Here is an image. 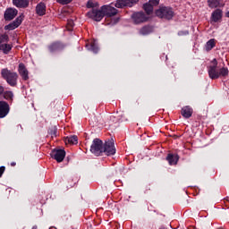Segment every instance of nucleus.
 Here are the masks:
<instances>
[{
	"instance_id": "39",
	"label": "nucleus",
	"mask_w": 229,
	"mask_h": 229,
	"mask_svg": "<svg viewBox=\"0 0 229 229\" xmlns=\"http://www.w3.org/2000/svg\"><path fill=\"white\" fill-rule=\"evenodd\" d=\"M21 129H22V125H18Z\"/></svg>"
},
{
	"instance_id": "24",
	"label": "nucleus",
	"mask_w": 229,
	"mask_h": 229,
	"mask_svg": "<svg viewBox=\"0 0 229 229\" xmlns=\"http://www.w3.org/2000/svg\"><path fill=\"white\" fill-rule=\"evenodd\" d=\"M0 51H3V53H4V55H8V53H10V51H12V46H10L7 43L2 44V45H0Z\"/></svg>"
},
{
	"instance_id": "32",
	"label": "nucleus",
	"mask_w": 229,
	"mask_h": 229,
	"mask_svg": "<svg viewBox=\"0 0 229 229\" xmlns=\"http://www.w3.org/2000/svg\"><path fill=\"white\" fill-rule=\"evenodd\" d=\"M50 135H52V137H56V128H53L49 131Z\"/></svg>"
},
{
	"instance_id": "5",
	"label": "nucleus",
	"mask_w": 229,
	"mask_h": 229,
	"mask_svg": "<svg viewBox=\"0 0 229 229\" xmlns=\"http://www.w3.org/2000/svg\"><path fill=\"white\" fill-rule=\"evenodd\" d=\"M131 19L134 24H142V22H148L149 17L142 12H138L131 14Z\"/></svg>"
},
{
	"instance_id": "19",
	"label": "nucleus",
	"mask_w": 229,
	"mask_h": 229,
	"mask_svg": "<svg viewBox=\"0 0 229 229\" xmlns=\"http://www.w3.org/2000/svg\"><path fill=\"white\" fill-rule=\"evenodd\" d=\"M166 160L170 165H176V164H178V160H180V157L174 154H168L166 157Z\"/></svg>"
},
{
	"instance_id": "20",
	"label": "nucleus",
	"mask_w": 229,
	"mask_h": 229,
	"mask_svg": "<svg viewBox=\"0 0 229 229\" xmlns=\"http://www.w3.org/2000/svg\"><path fill=\"white\" fill-rule=\"evenodd\" d=\"M211 17L214 22H217V21L221 20L223 17V11H221V9H216L215 12L212 13Z\"/></svg>"
},
{
	"instance_id": "35",
	"label": "nucleus",
	"mask_w": 229,
	"mask_h": 229,
	"mask_svg": "<svg viewBox=\"0 0 229 229\" xmlns=\"http://www.w3.org/2000/svg\"><path fill=\"white\" fill-rule=\"evenodd\" d=\"M178 35H189V31H180Z\"/></svg>"
},
{
	"instance_id": "31",
	"label": "nucleus",
	"mask_w": 229,
	"mask_h": 229,
	"mask_svg": "<svg viewBox=\"0 0 229 229\" xmlns=\"http://www.w3.org/2000/svg\"><path fill=\"white\" fill-rule=\"evenodd\" d=\"M73 27H74V21H68V30H69V31H72V29H71V28H73Z\"/></svg>"
},
{
	"instance_id": "16",
	"label": "nucleus",
	"mask_w": 229,
	"mask_h": 229,
	"mask_svg": "<svg viewBox=\"0 0 229 229\" xmlns=\"http://www.w3.org/2000/svg\"><path fill=\"white\" fill-rule=\"evenodd\" d=\"M13 4L16 8H28L30 6V0H13Z\"/></svg>"
},
{
	"instance_id": "1",
	"label": "nucleus",
	"mask_w": 229,
	"mask_h": 229,
	"mask_svg": "<svg viewBox=\"0 0 229 229\" xmlns=\"http://www.w3.org/2000/svg\"><path fill=\"white\" fill-rule=\"evenodd\" d=\"M90 152L95 155V157H101L103 153L107 157L114 155L115 153L114 140H109L104 144L103 140L98 138L94 139L90 146Z\"/></svg>"
},
{
	"instance_id": "27",
	"label": "nucleus",
	"mask_w": 229,
	"mask_h": 229,
	"mask_svg": "<svg viewBox=\"0 0 229 229\" xmlns=\"http://www.w3.org/2000/svg\"><path fill=\"white\" fill-rule=\"evenodd\" d=\"M8 35L2 34L0 35V46H3V44H8Z\"/></svg>"
},
{
	"instance_id": "29",
	"label": "nucleus",
	"mask_w": 229,
	"mask_h": 229,
	"mask_svg": "<svg viewBox=\"0 0 229 229\" xmlns=\"http://www.w3.org/2000/svg\"><path fill=\"white\" fill-rule=\"evenodd\" d=\"M220 76H228V68L223 67L219 70V77Z\"/></svg>"
},
{
	"instance_id": "18",
	"label": "nucleus",
	"mask_w": 229,
	"mask_h": 229,
	"mask_svg": "<svg viewBox=\"0 0 229 229\" xmlns=\"http://www.w3.org/2000/svg\"><path fill=\"white\" fill-rule=\"evenodd\" d=\"M181 114L182 117H184L185 119H189L192 117V108H191V106H186L182 108Z\"/></svg>"
},
{
	"instance_id": "13",
	"label": "nucleus",
	"mask_w": 229,
	"mask_h": 229,
	"mask_svg": "<svg viewBox=\"0 0 229 229\" xmlns=\"http://www.w3.org/2000/svg\"><path fill=\"white\" fill-rule=\"evenodd\" d=\"M102 11H104V16L106 17H114L117 15V9L112 7V5H103Z\"/></svg>"
},
{
	"instance_id": "17",
	"label": "nucleus",
	"mask_w": 229,
	"mask_h": 229,
	"mask_svg": "<svg viewBox=\"0 0 229 229\" xmlns=\"http://www.w3.org/2000/svg\"><path fill=\"white\" fill-rule=\"evenodd\" d=\"M36 13L37 15H39V17L46 15V4H44V2H40L37 4Z\"/></svg>"
},
{
	"instance_id": "2",
	"label": "nucleus",
	"mask_w": 229,
	"mask_h": 229,
	"mask_svg": "<svg viewBox=\"0 0 229 229\" xmlns=\"http://www.w3.org/2000/svg\"><path fill=\"white\" fill-rule=\"evenodd\" d=\"M0 74L10 87H17V81L19 80V74L17 72L8 68H4L1 70Z\"/></svg>"
},
{
	"instance_id": "22",
	"label": "nucleus",
	"mask_w": 229,
	"mask_h": 229,
	"mask_svg": "<svg viewBox=\"0 0 229 229\" xmlns=\"http://www.w3.org/2000/svg\"><path fill=\"white\" fill-rule=\"evenodd\" d=\"M152 32H153V27L151 26H144L140 30V35H149V33H152Z\"/></svg>"
},
{
	"instance_id": "11",
	"label": "nucleus",
	"mask_w": 229,
	"mask_h": 229,
	"mask_svg": "<svg viewBox=\"0 0 229 229\" xmlns=\"http://www.w3.org/2000/svg\"><path fill=\"white\" fill-rule=\"evenodd\" d=\"M19 13V11L15 8H8L5 10L4 18L5 21H13L15 17H17V14Z\"/></svg>"
},
{
	"instance_id": "9",
	"label": "nucleus",
	"mask_w": 229,
	"mask_h": 229,
	"mask_svg": "<svg viewBox=\"0 0 229 229\" xmlns=\"http://www.w3.org/2000/svg\"><path fill=\"white\" fill-rule=\"evenodd\" d=\"M24 16L21 14L18 16L13 22L9 23L8 25L4 26V30H13L19 28L20 24H22V21Z\"/></svg>"
},
{
	"instance_id": "8",
	"label": "nucleus",
	"mask_w": 229,
	"mask_h": 229,
	"mask_svg": "<svg viewBox=\"0 0 229 229\" xmlns=\"http://www.w3.org/2000/svg\"><path fill=\"white\" fill-rule=\"evenodd\" d=\"M50 155L54 160H56V162H64V158H65V150L54 149Z\"/></svg>"
},
{
	"instance_id": "4",
	"label": "nucleus",
	"mask_w": 229,
	"mask_h": 229,
	"mask_svg": "<svg viewBox=\"0 0 229 229\" xmlns=\"http://www.w3.org/2000/svg\"><path fill=\"white\" fill-rule=\"evenodd\" d=\"M87 16L89 19H92V21H95L96 22H100V21H103V18L105 17L103 7L98 10L92 9L91 11L87 13Z\"/></svg>"
},
{
	"instance_id": "38",
	"label": "nucleus",
	"mask_w": 229,
	"mask_h": 229,
	"mask_svg": "<svg viewBox=\"0 0 229 229\" xmlns=\"http://www.w3.org/2000/svg\"><path fill=\"white\" fill-rule=\"evenodd\" d=\"M226 17H229V12L226 13Z\"/></svg>"
},
{
	"instance_id": "37",
	"label": "nucleus",
	"mask_w": 229,
	"mask_h": 229,
	"mask_svg": "<svg viewBox=\"0 0 229 229\" xmlns=\"http://www.w3.org/2000/svg\"><path fill=\"white\" fill-rule=\"evenodd\" d=\"M11 165H12V167H15V165H17V163L12 162V163H11Z\"/></svg>"
},
{
	"instance_id": "25",
	"label": "nucleus",
	"mask_w": 229,
	"mask_h": 229,
	"mask_svg": "<svg viewBox=\"0 0 229 229\" xmlns=\"http://www.w3.org/2000/svg\"><path fill=\"white\" fill-rule=\"evenodd\" d=\"M221 1L223 0H208L209 8H217V6H221Z\"/></svg>"
},
{
	"instance_id": "7",
	"label": "nucleus",
	"mask_w": 229,
	"mask_h": 229,
	"mask_svg": "<svg viewBox=\"0 0 229 229\" xmlns=\"http://www.w3.org/2000/svg\"><path fill=\"white\" fill-rule=\"evenodd\" d=\"M160 4V0H149L148 3L143 4V9L147 15H151L153 13V7Z\"/></svg>"
},
{
	"instance_id": "33",
	"label": "nucleus",
	"mask_w": 229,
	"mask_h": 229,
	"mask_svg": "<svg viewBox=\"0 0 229 229\" xmlns=\"http://www.w3.org/2000/svg\"><path fill=\"white\" fill-rule=\"evenodd\" d=\"M87 8H94V2L89 0L87 3Z\"/></svg>"
},
{
	"instance_id": "26",
	"label": "nucleus",
	"mask_w": 229,
	"mask_h": 229,
	"mask_svg": "<svg viewBox=\"0 0 229 229\" xmlns=\"http://www.w3.org/2000/svg\"><path fill=\"white\" fill-rule=\"evenodd\" d=\"M4 98L7 101H13V92H12V91H5V92H4Z\"/></svg>"
},
{
	"instance_id": "36",
	"label": "nucleus",
	"mask_w": 229,
	"mask_h": 229,
	"mask_svg": "<svg viewBox=\"0 0 229 229\" xmlns=\"http://www.w3.org/2000/svg\"><path fill=\"white\" fill-rule=\"evenodd\" d=\"M4 92V88L3 86H0V96Z\"/></svg>"
},
{
	"instance_id": "21",
	"label": "nucleus",
	"mask_w": 229,
	"mask_h": 229,
	"mask_svg": "<svg viewBox=\"0 0 229 229\" xmlns=\"http://www.w3.org/2000/svg\"><path fill=\"white\" fill-rule=\"evenodd\" d=\"M65 144H78V136L76 135H72V136H67L65 138Z\"/></svg>"
},
{
	"instance_id": "23",
	"label": "nucleus",
	"mask_w": 229,
	"mask_h": 229,
	"mask_svg": "<svg viewBox=\"0 0 229 229\" xmlns=\"http://www.w3.org/2000/svg\"><path fill=\"white\" fill-rule=\"evenodd\" d=\"M216 47V40L215 39H209L205 46L206 51H212Z\"/></svg>"
},
{
	"instance_id": "15",
	"label": "nucleus",
	"mask_w": 229,
	"mask_h": 229,
	"mask_svg": "<svg viewBox=\"0 0 229 229\" xmlns=\"http://www.w3.org/2000/svg\"><path fill=\"white\" fill-rule=\"evenodd\" d=\"M64 47H65V46L64 44H62L61 42H55V43H52L48 47V49H49L50 53H55L56 51H62V49H64Z\"/></svg>"
},
{
	"instance_id": "30",
	"label": "nucleus",
	"mask_w": 229,
	"mask_h": 229,
	"mask_svg": "<svg viewBox=\"0 0 229 229\" xmlns=\"http://www.w3.org/2000/svg\"><path fill=\"white\" fill-rule=\"evenodd\" d=\"M57 3L60 4H69V3H72V0H57Z\"/></svg>"
},
{
	"instance_id": "6",
	"label": "nucleus",
	"mask_w": 229,
	"mask_h": 229,
	"mask_svg": "<svg viewBox=\"0 0 229 229\" xmlns=\"http://www.w3.org/2000/svg\"><path fill=\"white\" fill-rule=\"evenodd\" d=\"M139 0H117L114 6L115 8H124V6H128L131 8V6L137 4Z\"/></svg>"
},
{
	"instance_id": "10",
	"label": "nucleus",
	"mask_w": 229,
	"mask_h": 229,
	"mask_svg": "<svg viewBox=\"0 0 229 229\" xmlns=\"http://www.w3.org/2000/svg\"><path fill=\"white\" fill-rule=\"evenodd\" d=\"M214 65L210 66L208 69L209 78L211 80H217L219 78V72H217V60H213Z\"/></svg>"
},
{
	"instance_id": "3",
	"label": "nucleus",
	"mask_w": 229,
	"mask_h": 229,
	"mask_svg": "<svg viewBox=\"0 0 229 229\" xmlns=\"http://www.w3.org/2000/svg\"><path fill=\"white\" fill-rule=\"evenodd\" d=\"M156 15L159 17V19L171 21V19L174 17V12H173V8L171 7L161 6L156 11Z\"/></svg>"
},
{
	"instance_id": "34",
	"label": "nucleus",
	"mask_w": 229,
	"mask_h": 229,
	"mask_svg": "<svg viewBox=\"0 0 229 229\" xmlns=\"http://www.w3.org/2000/svg\"><path fill=\"white\" fill-rule=\"evenodd\" d=\"M4 169H5L4 166H0V178H1V176H3V174H4Z\"/></svg>"
},
{
	"instance_id": "28",
	"label": "nucleus",
	"mask_w": 229,
	"mask_h": 229,
	"mask_svg": "<svg viewBox=\"0 0 229 229\" xmlns=\"http://www.w3.org/2000/svg\"><path fill=\"white\" fill-rule=\"evenodd\" d=\"M89 49L96 54L99 51V47H98V44H96V42H93L91 43L90 47Z\"/></svg>"
},
{
	"instance_id": "14",
	"label": "nucleus",
	"mask_w": 229,
	"mask_h": 229,
	"mask_svg": "<svg viewBox=\"0 0 229 229\" xmlns=\"http://www.w3.org/2000/svg\"><path fill=\"white\" fill-rule=\"evenodd\" d=\"M18 72L24 81L30 80V72H28V69H26V65H24V64L21 63L19 64Z\"/></svg>"
},
{
	"instance_id": "12",
	"label": "nucleus",
	"mask_w": 229,
	"mask_h": 229,
	"mask_svg": "<svg viewBox=\"0 0 229 229\" xmlns=\"http://www.w3.org/2000/svg\"><path fill=\"white\" fill-rule=\"evenodd\" d=\"M10 114V105L5 101H0V119H4Z\"/></svg>"
}]
</instances>
